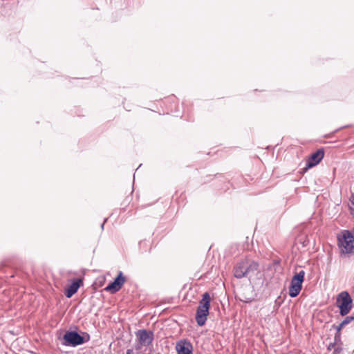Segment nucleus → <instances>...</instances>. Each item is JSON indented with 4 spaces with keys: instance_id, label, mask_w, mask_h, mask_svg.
<instances>
[{
    "instance_id": "obj_1",
    "label": "nucleus",
    "mask_w": 354,
    "mask_h": 354,
    "mask_svg": "<svg viewBox=\"0 0 354 354\" xmlns=\"http://www.w3.org/2000/svg\"><path fill=\"white\" fill-rule=\"evenodd\" d=\"M135 348L138 353H142L147 348L152 344L154 339V333L151 330L140 329L135 333Z\"/></svg>"
},
{
    "instance_id": "obj_2",
    "label": "nucleus",
    "mask_w": 354,
    "mask_h": 354,
    "mask_svg": "<svg viewBox=\"0 0 354 354\" xmlns=\"http://www.w3.org/2000/svg\"><path fill=\"white\" fill-rule=\"evenodd\" d=\"M258 268L255 261L245 259L240 261L234 268V275L236 278L241 279L248 277L250 273L254 272Z\"/></svg>"
},
{
    "instance_id": "obj_3",
    "label": "nucleus",
    "mask_w": 354,
    "mask_h": 354,
    "mask_svg": "<svg viewBox=\"0 0 354 354\" xmlns=\"http://www.w3.org/2000/svg\"><path fill=\"white\" fill-rule=\"evenodd\" d=\"M338 245L343 254H354V234L348 230L338 235Z\"/></svg>"
},
{
    "instance_id": "obj_4",
    "label": "nucleus",
    "mask_w": 354,
    "mask_h": 354,
    "mask_svg": "<svg viewBox=\"0 0 354 354\" xmlns=\"http://www.w3.org/2000/svg\"><path fill=\"white\" fill-rule=\"evenodd\" d=\"M336 306L341 316L344 317L350 313L353 308V299L348 292L342 291L337 295Z\"/></svg>"
},
{
    "instance_id": "obj_5",
    "label": "nucleus",
    "mask_w": 354,
    "mask_h": 354,
    "mask_svg": "<svg viewBox=\"0 0 354 354\" xmlns=\"http://www.w3.org/2000/svg\"><path fill=\"white\" fill-rule=\"evenodd\" d=\"M90 336L87 333H85V337H83L75 331H67L63 337V344L76 346L88 342Z\"/></svg>"
},
{
    "instance_id": "obj_6",
    "label": "nucleus",
    "mask_w": 354,
    "mask_h": 354,
    "mask_svg": "<svg viewBox=\"0 0 354 354\" xmlns=\"http://www.w3.org/2000/svg\"><path fill=\"white\" fill-rule=\"evenodd\" d=\"M304 276L305 272L301 270L292 277L288 290V293L290 297H295L299 294L302 288V283L304 281Z\"/></svg>"
},
{
    "instance_id": "obj_7",
    "label": "nucleus",
    "mask_w": 354,
    "mask_h": 354,
    "mask_svg": "<svg viewBox=\"0 0 354 354\" xmlns=\"http://www.w3.org/2000/svg\"><path fill=\"white\" fill-rule=\"evenodd\" d=\"M126 279L123 276L122 272H120L115 280L108 285L104 290L111 293H115L121 289Z\"/></svg>"
},
{
    "instance_id": "obj_8",
    "label": "nucleus",
    "mask_w": 354,
    "mask_h": 354,
    "mask_svg": "<svg viewBox=\"0 0 354 354\" xmlns=\"http://www.w3.org/2000/svg\"><path fill=\"white\" fill-rule=\"evenodd\" d=\"M324 151L323 149H319L313 153L307 162V167H312L317 165L324 158Z\"/></svg>"
},
{
    "instance_id": "obj_9",
    "label": "nucleus",
    "mask_w": 354,
    "mask_h": 354,
    "mask_svg": "<svg viewBox=\"0 0 354 354\" xmlns=\"http://www.w3.org/2000/svg\"><path fill=\"white\" fill-rule=\"evenodd\" d=\"M176 348L178 354H191L192 352V345L187 341L178 342Z\"/></svg>"
},
{
    "instance_id": "obj_10",
    "label": "nucleus",
    "mask_w": 354,
    "mask_h": 354,
    "mask_svg": "<svg viewBox=\"0 0 354 354\" xmlns=\"http://www.w3.org/2000/svg\"><path fill=\"white\" fill-rule=\"evenodd\" d=\"M210 301L211 297L208 292H205L201 300L199 301V305L197 309L203 310L205 311H208L210 307Z\"/></svg>"
},
{
    "instance_id": "obj_11",
    "label": "nucleus",
    "mask_w": 354,
    "mask_h": 354,
    "mask_svg": "<svg viewBox=\"0 0 354 354\" xmlns=\"http://www.w3.org/2000/svg\"><path fill=\"white\" fill-rule=\"evenodd\" d=\"M82 283V281L80 279H77L75 281H73L69 287L66 290L65 295L66 297L70 298L75 293L77 292L78 288L80 286V283Z\"/></svg>"
},
{
    "instance_id": "obj_12",
    "label": "nucleus",
    "mask_w": 354,
    "mask_h": 354,
    "mask_svg": "<svg viewBox=\"0 0 354 354\" xmlns=\"http://www.w3.org/2000/svg\"><path fill=\"white\" fill-rule=\"evenodd\" d=\"M208 315V311L197 309L196 314V321L197 324L200 326H203L205 324Z\"/></svg>"
},
{
    "instance_id": "obj_13",
    "label": "nucleus",
    "mask_w": 354,
    "mask_h": 354,
    "mask_svg": "<svg viewBox=\"0 0 354 354\" xmlns=\"http://www.w3.org/2000/svg\"><path fill=\"white\" fill-rule=\"evenodd\" d=\"M354 321V313L350 316L346 317L342 322V324L345 327L346 325Z\"/></svg>"
},
{
    "instance_id": "obj_14",
    "label": "nucleus",
    "mask_w": 354,
    "mask_h": 354,
    "mask_svg": "<svg viewBox=\"0 0 354 354\" xmlns=\"http://www.w3.org/2000/svg\"><path fill=\"white\" fill-rule=\"evenodd\" d=\"M350 209L352 214H354V192L352 194L351 198H350Z\"/></svg>"
},
{
    "instance_id": "obj_15",
    "label": "nucleus",
    "mask_w": 354,
    "mask_h": 354,
    "mask_svg": "<svg viewBox=\"0 0 354 354\" xmlns=\"http://www.w3.org/2000/svg\"><path fill=\"white\" fill-rule=\"evenodd\" d=\"M344 325L341 322L339 325H333V328L336 330V333L341 334V330L344 328Z\"/></svg>"
},
{
    "instance_id": "obj_16",
    "label": "nucleus",
    "mask_w": 354,
    "mask_h": 354,
    "mask_svg": "<svg viewBox=\"0 0 354 354\" xmlns=\"http://www.w3.org/2000/svg\"><path fill=\"white\" fill-rule=\"evenodd\" d=\"M334 344H341V334L335 333L334 336Z\"/></svg>"
},
{
    "instance_id": "obj_17",
    "label": "nucleus",
    "mask_w": 354,
    "mask_h": 354,
    "mask_svg": "<svg viewBox=\"0 0 354 354\" xmlns=\"http://www.w3.org/2000/svg\"><path fill=\"white\" fill-rule=\"evenodd\" d=\"M127 354H133V350L132 349H128L127 351Z\"/></svg>"
},
{
    "instance_id": "obj_18",
    "label": "nucleus",
    "mask_w": 354,
    "mask_h": 354,
    "mask_svg": "<svg viewBox=\"0 0 354 354\" xmlns=\"http://www.w3.org/2000/svg\"><path fill=\"white\" fill-rule=\"evenodd\" d=\"M106 221V219L104 220V223L102 224L101 225V228L103 229L104 228V223Z\"/></svg>"
}]
</instances>
